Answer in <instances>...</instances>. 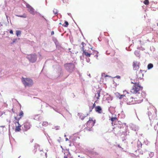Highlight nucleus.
<instances>
[{
  "mask_svg": "<svg viewBox=\"0 0 158 158\" xmlns=\"http://www.w3.org/2000/svg\"><path fill=\"white\" fill-rule=\"evenodd\" d=\"M139 62L136 61H134L133 63V69L137 70L139 69Z\"/></svg>",
  "mask_w": 158,
  "mask_h": 158,
  "instance_id": "obj_7",
  "label": "nucleus"
},
{
  "mask_svg": "<svg viewBox=\"0 0 158 158\" xmlns=\"http://www.w3.org/2000/svg\"><path fill=\"white\" fill-rule=\"evenodd\" d=\"M117 118L116 117H112L111 118V120L112 122V123L113 124V122H114L115 120H116Z\"/></svg>",
  "mask_w": 158,
  "mask_h": 158,
  "instance_id": "obj_19",
  "label": "nucleus"
},
{
  "mask_svg": "<svg viewBox=\"0 0 158 158\" xmlns=\"http://www.w3.org/2000/svg\"><path fill=\"white\" fill-rule=\"evenodd\" d=\"M81 48L83 52L82 53V55L83 56H86L89 57H90L92 54V53H91L90 51L87 52L86 50L84 48L83 46Z\"/></svg>",
  "mask_w": 158,
  "mask_h": 158,
  "instance_id": "obj_6",
  "label": "nucleus"
},
{
  "mask_svg": "<svg viewBox=\"0 0 158 158\" xmlns=\"http://www.w3.org/2000/svg\"><path fill=\"white\" fill-rule=\"evenodd\" d=\"M1 127H5L4 126H1Z\"/></svg>",
  "mask_w": 158,
  "mask_h": 158,
  "instance_id": "obj_37",
  "label": "nucleus"
},
{
  "mask_svg": "<svg viewBox=\"0 0 158 158\" xmlns=\"http://www.w3.org/2000/svg\"><path fill=\"white\" fill-rule=\"evenodd\" d=\"M54 32L53 31H51V34L52 35H54Z\"/></svg>",
  "mask_w": 158,
  "mask_h": 158,
  "instance_id": "obj_32",
  "label": "nucleus"
},
{
  "mask_svg": "<svg viewBox=\"0 0 158 158\" xmlns=\"http://www.w3.org/2000/svg\"><path fill=\"white\" fill-rule=\"evenodd\" d=\"M136 76L138 79H142L143 77V74L142 73V70H140L139 71H137L136 72Z\"/></svg>",
  "mask_w": 158,
  "mask_h": 158,
  "instance_id": "obj_9",
  "label": "nucleus"
},
{
  "mask_svg": "<svg viewBox=\"0 0 158 158\" xmlns=\"http://www.w3.org/2000/svg\"><path fill=\"white\" fill-rule=\"evenodd\" d=\"M2 114H3V113H2V114H1V115H2Z\"/></svg>",
  "mask_w": 158,
  "mask_h": 158,
  "instance_id": "obj_40",
  "label": "nucleus"
},
{
  "mask_svg": "<svg viewBox=\"0 0 158 158\" xmlns=\"http://www.w3.org/2000/svg\"><path fill=\"white\" fill-rule=\"evenodd\" d=\"M21 34V31L19 30H17L16 31V35L17 36H19Z\"/></svg>",
  "mask_w": 158,
  "mask_h": 158,
  "instance_id": "obj_17",
  "label": "nucleus"
},
{
  "mask_svg": "<svg viewBox=\"0 0 158 158\" xmlns=\"http://www.w3.org/2000/svg\"><path fill=\"white\" fill-rule=\"evenodd\" d=\"M48 125V123L47 122H44L43 123V125L44 126H46Z\"/></svg>",
  "mask_w": 158,
  "mask_h": 158,
  "instance_id": "obj_21",
  "label": "nucleus"
},
{
  "mask_svg": "<svg viewBox=\"0 0 158 158\" xmlns=\"http://www.w3.org/2000/svg\"><path fill=\"white\" fill-rule=\"evenodd\" d=\"M96 122V120L94 119L93 118H89V120L86 123V127L84 129L85 132L92 131V128Z\"/></svg>",
  "mask_w": 158,
  "mask_h": 158,
  "instance_id": "obj_1",
  "label": "nucleus"
},
{
  "mask_svg": "<svg viewBox=\"0 0 158 158\" xmlns=\"http://www.w3.org/2000/svg\"><path fill=\"white\" fill-rule=\"evenodd\" d=\"M64 23L65 24L63 25V26L65 27H67L69 25V23L67 21H65Z\"/></svg>",
  "mask_w": 158,
  "mask_h": 158,
  "instance_id": "obj_20",
  "label": "nucleus"
},
{
  "mask_svg": "<svg viewBox=\"0 0 158 158\" xmlns=\"http://www.w3.org/2000/svg\"><path fill=\"white\" fill-rule=\"evenodd\" d=\"M125 96V95H120V97H119V98L121 99L123 97Z\"/></svg>",
  "mask_w": 158,
  "mask_h": 158,
  "instance_id": "obj_28",
  "label": "nucleus"
},
{
  "mask_svg": "<svg viewBox=\"0 0 158 158\" xmlns=\"http://www.w3.org/2000/svg\"><path fill=\"white\" fill-rule=\"evenodd\" d=\"M153 67V65L152 64H149L148 65V69H150Z\"/></svg>",
  "mask_w": 158,
  "mask_h": 158,
  "instance_id": "obj_16",
  "label": "nucleus"
},
{
  "mask_svg": "<svg viewBox=\"0 0 158 158\" xmlns=\"http://www.w3.org/2000/svg\"><path fill=\"white\" fill-rule=\"evenodd\" d=\"M143 3L146 5H148L149 4L148 0H145L143 2Z\"/></svg>",
  "mask_w": 158,
  "mask_h": 158,
  "instance_id": "obj_18",
  "label": "nucleus"
},
{
  "mask_svg": "<svg viewBox=\"0 0 158 158\" xmlns=\"http://www.w3.org/2000/svg\"><path fill=\"white\" fill-rule=\"evenodd\" d=\"M22 81L25 87H31L34 84L33 80L29 77L24 78L23 77Z\"/></svg>",
  "mask_w": 158,
  "mask_h": 158,
  "instance_id": "obj_3",
  "label": "nucleus"
},
{
  "mask_svg": "<svg viewBox=\"0 0 158 158\" xmlns=\"http://www.w3.org/2000/svg\"><path fill=\"white\" fill-rule=\"evenodd\" d=\"M53 11L54 14L55 15L57 14L58 13V11L56 9H54Z\"/></svg>",
  "mask_w": 158,
  "mask_h": 158,
  "instance_id": "obj_24",
  "label": "nucleus"
},
{
  "mask_svg": "<svg viewBox=\"0 0 158 158\" xmlns=\"http://www.w3.org/2000/svg\"><path fill=\"white\" fill-rule=\"evenodd\" d=\"M91 53H92V55H94V56L96 57V58L98 59V52L97 51L95 50L93 51V52H92Z\"/></svg>",
  "mask_w": 158,
  "mask_h": 158,
  "instance_id": "obj_14",
  "label": "nucleus"
},
{
  "mask_svg": "<svg viewBox=\"0 0 158 158\" xmlns=\"http://www.w3.org/2000/svg\"><path fill=\"white\" fill-rule=\"evenodd\" d=\"M18 122H17L18 124L19 125L18 126H16V128L15 129V131H19L20 130V127H21V125H20L19 123L18 120Z\"/></svg>",
  "mask_w": 158,
  "mask_h": 158,
  "instance_id": "obj_13",
  "label": "nucleus"
},
{
  "mask_svg": "<svg viewBox=\"0 0 158 158\" xmlns=\"http://www.w3.org/2000/svg\"><path fill=\"white\" fill-rule=\"evenodd\" d=\"M65 69L70 72H72L75 67L74 64L72 63H65L64 65Z\"/></svg>",
  "mask_w": 158,
  "mask_h": 158,
  "instance_id": "obj_4",
  "label": "nucleus"
},
{
  "mask_svg": "<svg viewBox=\"0 0 158 158\" xmlns=\"http://www.w3.org/2000/svg\"><path fill=\"white\" fill-rule=\"evenodd\" d=\"M81 44L82 45V46H83V47H84L83 45L85 44L84 43V42H82L81 43Z\"/></svg>",
  "mask_w": 158,
  "mask_h": 158,
  "instance_id": "obj_34",
  "label": "nucleus"
},
{
  "mask_svg": "<svg viewBox=\"0 0 158 158\" xmlns=\"http://www.w3.org/2000/svg\"><path fill=\"white\" fill-rule=\"evenodd\" d=\"M100 92L99 91H98L97 93L95 95V96L96 97L97 100H98L99 98L100 95Z\"/></svg>",
  "mask_w": 158,
  "mask_h": 158,
  "instance_id": "obj_15",
  "label": "nucleus"
},
{
  "mask_svg": "<svg viewBox=\"0 0 158 158\" xmlns=\"http://www.w3.org/2000/svg\"><path fill=\"white\" fill-rule=\"evenodd\" d=\"M68 140V139H67V138H66V140Z\"/></svg>",
  "mask_w": 158,
  "mask_h": 158,
  "instance_id": "obj_39",
  "label": "nucleus"
},
{
  "mask_svg": "<svg viewBox=\"0 0 158 158\" xmlns=\"http://www.w3.org/2000/svg\"><path fill=\"white\" fill-rule=\"evenodd\" d=\"M10 33L11 34H13V31H12V30H10Z\"/></svg>",
  "mask_w": 158,
  "mask_h": 158,
  "instance_id": "obj_30",
  "label": "nucleus"
},
{
  "mask_svg": "<svg viewBox=\"0 0 158 158\" xmlns=\"http://www.w3.org/2000/svg\"><path fill=\"white\" fill-rule=\"evenodd\" d=\"M157 25L158 26V23H157Z\"/></svg>",
  "mask_w": 158,
  "mask_h": 158,
  "instance_id": "obj_44",
  "label": "nucleus"
},
{
  "mask_svg": "<svg viewBox=\"0 0 158 158\" xmlns=\"http://www.w3.org/2000/svg\"><path fill=\"white\" fill-rule=\"evenodd\" d=\"M15 119H16V117H15Z\"/></svg>",
  "mask_w": 158,
  "mask_h": 158,
  "instance_id": "obj_43",
  "label": "nucleus"
},
{
  "mask_svg": "<svg viewBox=\"0 0 158 158\" xmlns=\"http://www.w3.org/2000/svg\"><path fill=\"white\" fill-rule=\"evenodd\" d=\"M27 7L28 8V10L31 14L34 15L35 14V12L34 11V9L31 6L28 4L26 5Z\"/></svg>",
  "mask_w": 158,
  "mask_h": 158,
  "instance_id": "obj_8",
  "label": "nucleus"
},
{
  "mask_svg": "<svg viewBox=\"0 0 158 158\" xmlns=\"http://www.w3.org/2000/svg\"><path fill=\"white\" fill-rule=\"evenodd\" d=\"M16 40H17L16 39L13 40V43H14L16 41Z\"/></svg>",
  "mask_w": 158,
  "mask_h": 158,
  "instance_id": "obj_31",
  "label": "nucleus"
},
{
  "mask_svg": "<svg viewBox=\"0 0 158 158\" xmlns=\"http://www.w3.org/2000/svg\"><path fill=\"white\" fill-rule=\"evenodd\" d=\"M6 18H7V16H6Z\"/></svg>",
  "mask_w": 158,
  "mask_h": 158,
  "instance_id": "obj_42",
  "label": "nucleus"
},
{
  "mask_svg": "<svg viewBox=\"0 0 158 158\" xmlns=\"http://www.w3.org/2000/svg\"><path fill=\"white\" fill-rule=\"evenodd\" d=\"M116 77L118 78H120V77L119 76H117Z\"/></svg>",
  "mask_w": 158,
  "mask_h": 158,
  "instance_id": "obj_33",
  "label": "nucleus"
},
{
  "mask_svg": "<svg viewBox=\"0 0 158 158\" xmlns=\"http://www.w3.org/2000/svg\"><path fill=\"white\" fill-rule=\"evenodd\" d=\"M107 76H107V75H106V77H107Z\"/></svg>",
  "mask_w": 158,
  "mask_h": 158,
  "instance_id": "obj_41",
  "label": "nucleus"
},
{
  "mask_svg": "<svg viewBox=\"0 0 158 158\" xmlns=\"http://www.w3.org/2000/svg\"><path fill=\"white\" fill-rule=\"evenodd\" d=\"M96 111L99 114L102 112V110L101 107L100 106H97L95 107Z\"/></svg>",
  "mask_w": 158,
  "mask_h": 158,
  "instance_id": "obj_11",
  "label": "nucleus"
},
{
  "mask_svg": "<svg viewBox=\"0 0 158 158\" xmlns=\"http://www.w3.org/2000/svg\"><path fill=\"white\" fill-rule=\"evenodd\" d=\"M132 103H134V102H133V101H132Z\"/></svg>",
  "mask_w": 158,
  "mask_h": 158,
  "instance_id": "obj_38",
  "label": "nucleus"
},
{
  "mask_svg": "<svg viewBox=\"0 0 158 158\" xmlns=\"http://www.w3.org/2000/svg\"><path fill=\"white\" fill-rule=\"evenodd\" d=\"M62 0L63 2L64 3L66 2H64V0Z\"/></svg>",
  "mask_w": 158,
  "mask_h": 158,
  "instance_id": "obj_36",
  "label": "nucleus"
},
{
  "mask_svg": "<svg viewBox=\"0 0 158 158\" xmlns=\"http://www.w3.org/2000/svg\"><path fill=\"white\" fill-rule=\"evenodd\" d=\"M52 40L54 41V42L55 43H58V41L56 38L53 37L52 38Z\"/></svg>",
  "mask_w": 158,
  "mask_h": 158,
  "instance_id": "obj_23",
  "label": "nucleus"
},
{
  "mask_svg": "<svg viewBox=\"0 0 158 158\" xmlns=\"http://www.w3.org/2000/svg\"><path fill=\"white\" fill-rule=\"evenodd\" d=\"M17 16L19 17L24 18H26L27 17V16H26V15H17Z\"/></svg>",
  "mask_w": 158,
  "mask_h": 158,
  "instance_id": "obj_26",
  "label": "nucleus"
},
{
  "mask_svg": "<svg viewBox=\"0 0 158 158\" xmlns=\"http://www.w3.org/2000/svg\"><path fill=\"white\" fill-rule=\"evenodd\" d=\"M64 158H68V157H67V156L65 155V156H64Z\"/></svg>",
  "mask_w": 158,
  "mask_h": 158,
  "instance_id": "obj_35",
  "label": "nucleus"
},
{
  "mask_svg": "<svg viewBox=\"0 0 158 158\" xmlns=\"http://www.w3.org/2000/svg\"><path fill=\"white\" fill-rule=\"evenodd\" d=\"M124 66V65L122 62H118L117 64V66L119 69H123Z\"/></svg>",
  "mask_w": 158,
  "mask_h": 158,
  "instance_id": "obj_12",
  "label": "nucleus"
},
{
  "mask_svg": "<svg viewBox=\"0 0 158 158\" xmlns=\"http://www.w3.org/2000/svg\"><path fill=\"white\" fill-rule=\"evenodd\" d=\"M27 58L32 63L35 62L37 60V56L35 54L28 55L27 56Z\"/></svg>",
  "mask_w": 158,
  "mask_h": 158,
  "instance_id": "obj_5",
  "label": "nucleus"
},
{
  "mask_svg": "<svg viewBox=\"0 0 158 158\" xmlns=\"http://www.w3.org/2000/svg\"><path fill=\"white\" fill-rule=\"evenodd\" d=\"M131 83L134 84V85L132 86L130 92L134 94H139V91L142 89V87L139 85V83L131 81Z\"/></svg>",
  "mask_w": 158,
  "mask_h": 158,
  "instance_id": "obj_2",
  "label": "nucleus"
},
{
  "mask_svg": "<svg viewBox=\"0 0 158 158\" xmlns=\"http://www.w3.org/2000/svg\"><path fill=\"white\" fill-rule=\"evenodd\" d=\"M23 113L22 111H21L19 113V116H21V118L23 116Z\"/></svg>",
  "mask_w": 158,
  "mask_h": 158,
  "instance_id": "obj_27",
  "label": "nucleus"
},
{
  "mask_svg": "<svg viewBox=\"0 0 158 158\" xmlns=\"http://www.w3.org/2000/svg\"><path fill=\"white\" fill-rule=\"evenodd\" d=\"M94 108L92 106H90L89 105V111L90 112H91Z\"/></svg>",
  "mask_w": 158,
  "mask_h": 158,
  "instance_id": "obj_25",
  "label": "nucleus"
},
{
  "mask_svg": "<svg viewBox=\"0 0 158 158\" xmlns=\"http://www.w3.org/2000/svg\"><path fill=\"white\" fill-rule=\"evenodd\" d=\"M35 148H39V149L40 151H41L42 150L41 149H40V146L39 145H38V144H36L35 145V146H34Z\"/></svg>",
  "mask_w": 158,
  "mask_h": 158,
  "instance_id": "obj_22",
  "label": "nucleus"
},
{
  "mask_svg": "<svg viewBox=\"0 0 158 158\" xmlns=\"http://www.w3.org/2000/svg\"><path fill=\"white\" fill-rule=\"evenodd\" d=\"M96 102V101H95V102H94V104H93V105H92V106L94 108V107H95V106H96V104H95V103Z\"/></svg>",
  "mask_w": 158,
  "mask_h": 158,
  "instance_id": "obj_29",
  "label": "nucleus"
},
{
  "mask_svg": "<svg viewBox=\"0 0 158 158\" xmlns=\"http://www.w3.org/2000/svg\"><path fill=\"white\" fill-rule=\"evenodd\" d=\"M31 127V125L30 123L26 122L23 124V129L25 131H27Z\"/></svg>",
  "mask_w": 158,
  "mask_h": 158,
  "instance_id": "obj_10",
  "label": "nucleus"
}]
</instances>
